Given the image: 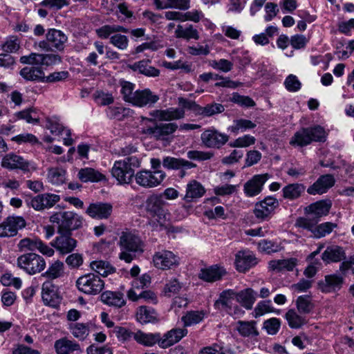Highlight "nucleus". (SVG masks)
Instances as JSON below:
<instances>
[{"instance_id": "obj_26", "label": "nucleus", "mask_w": 354, "mask_h": 354, "mask_svg": "<svg viewBox=\"0 0 354 354\" xmlns=\"http://www.w3.org/2000/svg\"><path fill=\"white\" fill-rule=\"evenodd\" d=\"M343 278L336 274L326 275L324 281L319 283V289L323 292H335L341 289Z\"/></svg>"}, {"instance_id": "obj_18", "label": "nucleus", "mask_w": 354, "mask_h": 354, "mask_svg": "<svg viewBox=\"0 0 354 354\" xmlns=\"http://www.w3.org/2000/svg\"><path fill=\"white\" fill-rule=\"evenodd\" d=\"M270 178L268 174L254 175L244 185V193L247 196L252 197L261 193L263 185Z\"/></svg>"}, {"instance_id": "obj_6", "label": "nucleus", "mask_w": 354, "mask_h": 354, "mask_svg": "<svg viewBox=\"0 0 354 354\" xmlns=\"http://www.w3.org/2000/svg\"><path fill=\"white\" fill-rule=\"evenodd\" d=\"M17 266L30 275L43 271L46 268V261L40 255L30 252L20 255L17 259Z\"/></svg>"}, {"instance_id": "obj_64", "label": "nucleus", "mask_w": 354, "mask_h": 354, "mask_svg": "<svg viewBox=\"0 0 354 354\" xmlns=\"http://www.w3.org/2000/svg\"><path fill=\"white\" fill-rule=\"evenodd\" d=\"M121 93L125 102L131 103L134 97V84L129 82H123L121 84Z\"/></svg>"}, {"instance_id": "obj_43", "label": "nucleus", "mask_w": 354, "mask_h": 354, "mask_svg": "<svg viewBox=\"0 0 354 354\" xmlns=\"http://www.w3.org/2000/svg\"><path fill=\"white\" fill-rule=\"evenodd\" d=\"M78 178L84 183L98 182L104 179V176L93 168L81 169L77 174Z\"/></svg>"}, {"instance_id": "obj_53", "label": "nucleus", "mask_w": 354, "mask_h": 354, "mask_svg": "<svg viewBox=\"0 0 354 354\" xmlns=\"http://www.w3.org/2000/svg\"><path fill=\"white\" fill-rule=\"evenodd\" d=\"M91 268L96 274L102 277H106L115 271L114 268L108 262L104 261H95L91 262Z\"/></svg>"}, {"instance_id": "obj_37", "label": "nucleus", "mask_w": 354, "mask_h": 354, "mask_svg": "<svg viewBox=\"0 0 354 354\" xmlns=\"http://www.w3.org/2000/svg\"><path fill=\"white\" fill-rule=\"evenodd\" d=\"M225 274V271L222 268L217 266H213L208 268L203 269L200 273V278L208 282H214L220 280Z\"/></svg>"}, {"instance_id": "obj_63", "label": "nucleus", "mask_w": 354, "mask_h": 354, "mask_svg": "<svg viewBox=\"0 0 354 354\" xmlns=\"http://www.w3.org/2000/svg\"><path fill=\"white\" fill-rule=\"evenodd\" d=\"M209 66L214 69L221 71L224 73L230 71L233 68L232 62L225 59L212 60L209 62Z\"/></svg>"}, {"instance_id": "obj_11", "label": "nucleus", "mask_w": 354, "mask_h": 354, "mask_svg": "<svg viewBox=\"0 0 354 354\" xmlns=\"http://www.w3.org/2000/svg\"><path fill=\"white\" fill-rule=\"evenodd\" d=\"M279 205V201L276 198L267 196L255 204L253 213L257 218L268 221L271 218Z\"/></svg>"}, {"instance_id": "obj_4", "label": "nucleus", "mask_w": 354, "mask_h": 354, "mask_svg": "<svg viewBox=\"0 0 354 354\" xmlns=\"http://www.w3.org/2000/svg\"><path fill=\"white\" fill-rule=\"evenodd\" d=\"M326 133L323 127L317 125L302 128L297 131L290 140V145L294 147H305L313 142H324Z\"/></svg>"}, {"instance_id": "obj_24", "label": "nucleus", "mask_w": 354, "mask_h": 354, "mask_svg": "<svg viewBox=\"0 0 354 354\" xmlns=\"http://www.w3.org/2000/svg\"><path fill=\"white\" fill-rule=\"evenodd\" d=\"M257 263V258L249 250L239 251L236 254L235 265L239 272H245Z\"/></svg>"}, {"instance_id": "obj_27", "label": "nucleus", "mask_w": 354, "mask_h": 354, "mask_svg": "<svg viewBox=\"0 0 354 354\" xmlns=\"http://www.w3.org/2000/svg\"><path fill=\"white\" fill-rule=\"evenodd\" d=\"M205 193V189L201 183L196 180H192L187 185L184 200L187 203H191L201 198Z\"/></svg>"}, {"instance_id": "obj_54", "label": "nucleus", "mask_w": 354, "mask_h": 354, "mask_svg": "<svg viewBox=\"0 0 354 354\" xmlns=\"http://www.w3.org/2000/svg\"><path fill=\"white\" fill-rule=\"evenodd\" d=\"M176 36L178 38H183L186 39H198L199 35L196 29L194 28L193 26L189 25L187 28H183L182 26L178 25L175 31Z\"/></svg>"}, {"instance_id": "obj_44", "label": "nucleus", "mask_w": 354, "mask_h": 354, "mask_svg": "<svg viewBox=\"0 0 354 354\" xmlns=\"http://www.w3.org/2000/svg\"><path fill=\"white\" fill-rule=\"evenodd\" d=\"M136 319L141 324L153 322L157 320V314L151 308L140 306L137 310Z\"/></svg>"}, {"instance_id": "obj_50", "label": "nucleus", "mask_w": 354, "mask_h": 354, "mask_svg": "<svg viewBox=\"0 0 354 354\" xmlns=\"http://www.w3.org/2000/svg\"><path fill=\"white\" fill-rule=\"evenodd\" d=\"M236 299V292L232 290H226L223 291L218 299L215 301L216 308H231L233 301Z\"/></svg>"}, {"instance_id": "obj_41", "label": "nucleus", "mask_w": 354, "mask_h": 354, "mask_svg": "<svg viewBox=\"0 0 354 354\" xmlns=\"http://www.w3.org/2000/svg\"><path fill=\"white\" fill-rule=\"evenodd\" d=\"M66 171L62 167H54L48 169V181L55 185H60L65 183Z\"/></svg>"}, {"instance_id": "obj_1", "label": "nucleus", "mask_w": 354, "mask_h": 354, "mask_svg": "<svg viewBox=\"0 0 354 354\" xmlns=\"http://www.w3.org/2000/svg\"><path fill=\"white\" fill-rule=\"evenodd\" d=\"M166 202L162 195L152 194L145 201V210L150 216L149 225L154 230L165 229L169 224V213L165 209Z\"/></svg>"}, {"instance_id": "obj_28", "label": "nucleus", "mask_w": 354, "mask_h": 354, "mask_svg": "<svg viewBox=\"0 0 354 354\" xmlns=\"http://www.w3.org/2000/svg\"><path fill=\"white\" fill-rule=\"evenodd\" d=\"M100 299L104 304L117 308H122L126 304L124 295L120 292L104 291L101 294Z\"/></svg>"}, {"instance_id": "obj_3", "label": "nucleus", "mask_w": 354, "mask_h": 354, "mask_svg": "<svg viewBox=\"0 0 354 354\" xmlns=\"http://www.w3.org/2000/svg\"><path fill=\"white\" fill-rule=\"evenodd\" d=\"M140 162L136 156H130L115 161L111 169V175L118 184H129L135 176V168L139 167Z\"/></svg>"}, {"instance_id": "obj_20", "label": "nucleus", "mask_w": 354, "mask_h": 354, "mask_svg": "<svg viewBox=\"0 0 354 354\" xmlns=\"http://www.w3.org/2000/svg\"><path fill=\"white\" fill-rule=\"evenodd\" d=\"M41 297L46 305L56 308L61 301V297L57 293V288L50 281L42 284Z\"/></svg>"}, {"instance_id": "obj_40", "label": "nucleus", "mask_w": 354, "mask_h": 354, "mask_svg": "<svg viewBox=\"0 0 354 354\" xmlns=\"http://www.w3.org/2000/svg\"><path fill=\"white\" fill-rule=\"evenodd\" d=\"M133 339L140 344L145 346H151L158 343L159 344V333H145L141 330H138L133 335Z\"/></svg>"}, {"instance_id": "obj_15", "label": "nucleus", "mask_w": 354, "mask_h": 354, "mask_svg": "<svg viewBox=\"0 0 354 354\" xmlns=\"http://www.w3.org/2000/svg\"><path fill=\"white\" fill-rule=\"evenodd\" d=\"M1 165L7 169H20L24 172L30 171V164L23 157L13 153L6 154L1 160Z\"/></svg>"}, {"instance_id": "obj_58", "label": "nucleus", "mask_w": 354, "mask_h": 354, "mask_svg": "<svg viewBox=\"0 0 354 354\" xmlns=\"http://www.w3.org/2000/svg\"><path fill=\"white\" fill-rule=\"evenodd\" d=\"M337 226L336 223L331 222H326L319 225H315L313 235L315 238L324 237L326 234H330Z\"/></svg>"}, {"instance_id": "obj_32", "label": "nucleus", "mask_w": 354, "mask_h": 354, "mask_svg": "<svg viewBox=\"0 0 354 354\" xmlns=\"http://www.w3.org/2000/svg\"><path fill=\"white\" fill-rule=\"evenodd\" d=\"M19 74L27 81L44 82V72L40 67L26 66L20 71Z\"/></svg>"}, {"instance_id": "obj_25", "label": "nucleus", "mask_w": 354, "mask_h": 354, "mask_svg": "<svg viewBox=\"0 0 354 354\" xmlns=\"http://www.w3.org/2000/svg\"><path fill=\"white\" fill-rule=\"evenodd\" d=\"M112 208V205L109 203H91L86 209V213L93 218L104 219L110 216Z\"/></svg>"}, {"instance_id": "obj_38", "label": "nucleus", "mask_w": 354, "mask_h": 354, "mask_svg": "<svg viewBox=\"0 0 354 354\" xmlns=\"http://www.w3.org/2000/svg\"><path fill=\"white\" fill-rule=\"evenodd\" d=\"M306 189L305 186L301 183L288 184L282 189L283 197L293 201L299 198Z\"/></svg>"}, {"instance_id": "obj_12", "label": "nucleus", "mask_w": 354, "mask_h": 354, "mask_svg": "<svg viewBox=\"0 0 354 354\" xmlns=\"http://www.w3.org/2000/svg\"><path fill=\"white\" fill-rule=\"evenodd\" d=\"M154 266L161 270H168L179 264V257L169 250L157 252L153 257Z\"/></svg>"}, {"instance_id": "obj_39", "label": "nucleus", "mask_w": 354, "mask_h": 354, "mask_svg": "<svg viewBox=\"0 0 354 354\" xmlns=\"http://www.w3.org/2000/svg\"><path fill=\"white\" fill-rule=\"evenodd\" d=\"M205 310H190L187 311L185 315L181 317L183 322L184 328L196 325L201 322L206 317Z\"/></svg>"}, {"instance_id": "obj_2", "label": "nucleus", "mask_w": 354, "mask_h": 354, "mask_svg": "<svg viewBox=\"0 0 354 354\" xmlns=\"http://www.w3.org/2000/svg\"><path fill=\"white\" fill-rule=\"evenodd\" d=\"M118 244L120 249L119 258L128 263L136 257V253H142L144 250V243L140 237L132 231L122 232Z\"/></svg>"}, {"instance_id": "obj_13", "label": "nucleus", "mask_w": 354, "mask_h": 354, "mask_svg": "<svg viewBox=\"0 0 354 354\" xmlns=\"http://www.w3.org/2000/svg\"><path fill=\"white\" fill-rule=\"evenodd\" d=\"M185 113L183 109L169 108L167 109H156L149 112V115L152 118H147L149 122L155 120L158 121H171L182 119L185 117Z\"/></svg>"}, {"instance_id": "obj_36", "label": "nucleus", "mask_w": 354, "mask_h": 354, "mask_svg": "<svg viewBox=\"0 0 354 354\" xmlns=\"http://www.w3.org/2000/svg\"><path fill=\"white\" fill-rule=\"evenodd\" d=\"M345 257V252L342 248L336 245L328 247L322 255V260L327 263L339 262Z\"/></svg>"}, {"instance_id": "obj_60", "label": "nucleus", "mask_w": 354, "mask_h": 354, "mask_svg": "<svg viewBox=\"0 0 354 354\" xmlns=\"http://www.w3.org/2000/svg\"><path fill=\"white\" fill-rule=\"evenodd\" d=\"M109 43L121 50H124L129 46V39L126 35L118 32L110 37Z\"/></svg>"}, {"instance_id": "obj_31", "label": "nucleus", "mask_w": 354, "mask_h": 354, "mask_svg": "<svg viewBox=\"0 0 354 354\" xmlns=\"http://www.w3.org/2000/svg\"><path fill=\"white\" fill-rule=\"evenodd\" d=\"M149 59H143L129 65V67L133 71H138L140 73L148 77H158L160 75V71L149 65Z\"/></svg>"}, {"instance_id": "obj_48", "label": "nucleus", "mask_w": 354, "mask_h": 354, "mask_svg": "<svg viewBox=\"0 0 354 354\" xmlns=\"http://www.w3.org/2000/svg\"><path fill=\"white\" fill-rule=\"evenodd\" d=\"M68 328L71 334L79 340L85 339L89 334L88 323H71Z\"/></svg>"}, {"instance_id": "obj_8", "label": "nucleus", "mask_w": 354, "mask_h": 354, "mask_svg": "<svg viewBox=\"0 0 354 354\" xmlns=\"http://www.w3.org/2000/svg\"><path fill=\"white\" fill-rule=\"evenodd\" d=\"M135 180L138 185L145 188H153L160 185L166 177L165 171H152L142 169L135 174Z\"/></svg>"}, {"instance_id": "obj_33", "label": "nucleus", "mask_w": 354, "mask_h": 354, "mask_svg": "<svg viewBox=\"0 0 354 354\" xmlns=\"http://www.w3.org/2000/svg\"><path fill=\"white\" fill-rule=\"evenodd\" d=\"M331 207L330 201H319L306 207V212L314 214L316 217L320 218L328 214Z\"/></svg>"}, {"instance_id": "obj_14", "label": "nucleus", "mask_w": 354, "mask_h": 354, "mask_svg": "<svg viewBox=\"0 0 354 354\" xmlns=\"http://www.w3.org/2000/svg\"><path fill=\"white\" fill-rule=\"evenodd\" d=\"M229 140L227 134L222 133L214 129L205 130L201 134L202 142L207 147L219 149Z\"/></svg>"}, {"instance_id": "obj_42", "label": "nucleus", "mask_w": 354, "mask_h": 354, "mask_svg": "<svg viewBox=\"0 0 354 354\" xmlns=\"http://www.w3.org/2000/svg\"><path fill=\"white\" fill-rule=\"evenodd\" d=\"M297 264L295 259L272 260L269 262V268L271 270L280 272L282 270L292 271Z\"/></svg>"}, {"instance_id": "obj_57", "label": "nucleus", "mask_w": 354, "mask_h": 354, "mask_svg": "<svg viewBox=\"0 0 354 354\" xmlns=\"http://www.w3.org/2000/svg\"><path fill=\"white\" fill-rule=\"evenodd\" d=\"M17 118L25 120L28 123L37 124L39 121V113L35 108H29L16 113Z\"/></svg>"}, {"instance_id": "obj_23", "label": "nucleus", "mask_w": 354, "mask_h": 354, "mask_svg": "<svg viewBox=\"0 0 354 354\" xmlns=\"http://www.w3.org/2000/svg\"><path fill=\"white\" fill-rule=\"evenodd\" d=\"M159 99L158 95L153 94L150 89L145 88L134 92V97L131 104L139 107L151 106L156 103Z\"/></svg>"}, {"instance_id": "obj_62", "label": "nucleus", "mask_w": 354, "mask_h": 354, "mask_svg": "<svg viewBox=\"0 0 354 354\" xmlns=\"http://www.w3.org/2000/svg\"><path fill=\"white\" fill-rule=\"evenodd\" d=\"M112 333L120 341L125 342L133 338L135 333L131 332L126 327L116 326L113 328Z\"/></svg>"}, {"instance_id": "obj_59", "label": "nucleus", "mask_w": 354, "mask_h": 354, "mask_svg": "<svg viewBox=\"0 0 354 354\" xmlns=\"http://www.w3.org/2000/svg\"><path fill=\"white\" fill-rule=\"evenodd\" d=\"M296 305L298 311L300 313H309L313 308L310 299L307 295L299 296L296 301Z\"/></svg>"}, {"instance_id": "obj_47", "label": "nucleus", "mask_w": 354, "mask_h": 354, "mask_svg": "<svg viewBox=\"0 0 354 354\" xmlns=\"http://www.w3.org/2000/svg\"><path fill=\"white\" fill-rule=\"evenodd\" d=\"M237 330L239 334L243 337H254L259 335V332L256 327V322L239 321L237 322Z\"/></svg>"}, {"instance_id": "obj_22", "label": "nucleus", "mask_w": 354, "mask_h": 354, "mask_svg": "<svg viewBox=\"0 0 354 354\" xmlns=\"http://www.w3.org/2000/svg\"><path fill=\"white\" fill-rule=\"evenodd\" d=\"M335 180L333 175H322L308 188L307 192L311 195L324 194L335 185Z\"/></svg>"}, {"instance_id": "obj_55", "label": "nucleus", "mask_w": 354, "mask_h": 354, "mask_svg": "<svg viewBox=\"0 0 354 354\" xmlns=\"http://www.w3.org/2000/svg\"><path fill=\"white\" fill-rule=\"evenodd\" d=\"M225 111L224 106L218 103L208 104L205 106H200L198 115L210 117L215 114L221 113Z\"/></svg>"}, {"instance_id": "obj_30", "label": "nucleus", "mask_w": 354, "mask_h": 354, "mask_svg": "<svg viewBox=\"0 0 354 354\" xmlns=\"http://www.w3.org/2000/svg\"><path fill=\"white\" fill-rule=\"evenodd\" d=\"M54 347L57 354H71L75 351H80L78 343L66 337L55 341Z\"/></svg>"}, {"instance_id": "obj_21", "label": "nucleus", "mask_w": 354, "mask_h": 354, "mask_svg": "<svg viewBox=\"0 0 354 354\" xmlns=\"http://www.w3.org/2000/svg\"><path fill=\"white\" fill-rule=\"evenodd\" d=\"M52 245L60 253L64 254L72 252L77 246V241L71 237V233H58Z\"/></svg>"}, {"instance_id": "obj_29", "label": "nucleus", "mask_w": 354, "mask_h": 354, "mask_svg": "<svg viewBox=\"0 0 354 354\" xmlns=\"http://www.w3.org/2000/svg\"><path fill=\"white\" fill-rule=\"evenodd\" d=\"M46 39L50 42L53 50H62L68 39L64 32L56 29H50L46 35Z\"/></svg>"}, {"instance_id": "obj_7", "label": "nucleus", "mask_w": 354, "mask_h": 354, "mask_svg": "<svg viewBox=\"0 0 354 354\" xmlns=\"http://www.w3.org/2000/svg\"><path fill=\"white\" fill-rule=\"evenodd\" d=\"M76 286L84 294L95 295L104 288V281L95 273H88L77 279Z\"/></svg>"}, {"instance_id": "obj_5", "label": "nucleus", "mask_w": 354, "mask_h": 354, "mask_svg": "<svg viewBox=\"0 0 354 354\" xmlns=\"http://www.w3.org/2000/svg\"><path fill=\"white\" fill-rule=\"evenodd\" d=\"M50 221L57 225L58 233H71L82 226L84 218L73 212L65 211L53 214Z\"/></svg>"}, {"instance_id": "obj_19", "label": "nucleus", "mask_w": 354, "mask_h": 354, "mask_svg": "<svg viewBox=\"0 0 354 354\" xmlns=\"http://www.w3.org/2000/svg\"><path fill=\"white\" fill-rule=\"evenodd\" d=\"M188 333L185 328H175L165 333L162 337H160L159 346L162 348H169L180 342Z\"/></svg>"}, {"instance_id": "obj_52", "label": "nucleus", "mask_w": 354, "mask_h": 354, "mask_svg": "<svg viewBox=\"0 0 354 354\" xmlns=\"http://www.w3.org/2000/svg\"><path fill=\"white\" fill-rule=\"evenodd\" d=\"M286 319L292 328H299L307 323L306 317L298 315L293 309L289 310L286 313Z\"/></svg>"}, {"instance_id": "obj_35", "label": "nucleus", "mask_w": 354, "mask_h": 354, "mask_svg": "<svg viewBox=\"0 0 354 354\" xmlns=\"http://www.w3.org/2000/svg\"><path fill=\"white\" fill-rule=\"evenodd\" d=\"M257 293L252 288H246L236 293V301L248 310L252 308Z\"/></svg>"}, {"instance_id": "obj_49", "label": "nucleus", "mask_w": 354, "mask_h": 354, "mask_svg": "<svg viewBox=\"0 0 354 354\" xmlns=\"http://www.w3.org/2000/svg\"><path fill=\"white\" fill-rule=\"evenodd\" d=\"M257 127V124L250 120L237 119L233 121L232 125L228 127V130L234 134L243 132L248 129H252Z\"/></svg>"}, {"instance_id": "obj_17", "label": "nucleus", "mask_w": 354, "mask_h": 354, "mask_svg": "<svg viewBox=\"0 0 354 354\" xmlns=\"http://www.w3.org/2000/svg\"><path fill=\"white\" fill-rule=\"evenodd\" d=\"M178 129L176 123H160L154 127H149L147 133L157 140H167Z\"/></svg>"}, {"instance_id": "obj_10", "label": "nucleus", "mask_w": 354, "mask_h": 354, "mask_svg": "<svg viewBox=\"0 0 354 354\" xmlns=\"http://www.w3.org/2000/svg\"><path fill=\"white\" fill-rule=\"evenodd\" d=\"M26 225V222L22 216H10L0 223V237L10 238L16 236L19 230Z\"/></svg>"}, {"instance_id": "obj_61", "label": "nucleus", "mask_w": 354, "mask_h": 354, "mask_svg": "<svg viewBox=\"0 0 354 354\" xmlns=\"http://www.w3.org/2000/svg\"><path fill=\"white\" fill-rule=\"evenodd\" d=\"M256 138L249 134L236 138L233 142H230L231 147H248L255 143Z\"/></svg>"}, {"instance_id": "obj_56", "label": "nucleus", "mask_w": 354, "mask_h": 354, "mask_svg": "<svg viewBox=\"0 0 354 354\" xmlns=\"http://www.w3.org/2000/svg\"><path fill=\"white\" fill-rule=\"evenodd\" d=\"M131 110L129 109L124 108L122 106H109L106 109L107 116L111 119L117 120H122L126 117L131 115Z\"/></svg>"}, {"instance_id": "obj_9", "label": "nucleus", "mask_w": 354, "mask_h": 354, "mask_svg": "<svg viewBox=\"0 0 354 354\" xmlns=\"http://www.w3.org/2000/svg\"><path fill=\"white\" fill-rule=\"evenodd\" d=\"M60 201V196L57 194L44 193L26 199V204L28 207H32L36 211H42L53 207Z\"/></svg>"}, {"instance_id": "obj_34", "label": "nucleus", "mask_w": 354, "mask_h": 354, "mask_svg": "<svg viewBox=\"0 0 354 354\" xmlns=\"http://www.w3.org/2000/svg\"><path fill=\"white\" fill-rule=\"evenodd\" d=\"M162 165L167 169H191L196 166V165L188 160L170 156L163 158Z\"/></svg>"}, {"instance_id": "obj_45", "label": "nucleus", "mask_w": 354, "mask_h": 354, "mask_svg": "<svg viewBox=\"0 0 354 354\" xmlns=\"http://www.w3.org/2000/svg\"><path fill=\"white\" fill-rule=\"evenodd\" d=\"M64 263L57 260L50 264L48 270L41 274V277L50 280L59 278L64 275Z\"/></svg>"}, {"instance_id": "obj_51", "label": "nucleus", "mask_w": 354, "mask_h": 354, "mask_svg": "<svg viewBox=\"0 0 354 354\" xmlns=\"http://www.w3.org/2000/svg\"><path fill=\"white\" fill-rule=\"evenodd\" d=\"M21 41L17 36L11 35L6 38L0 46L1 49L6 53H15L19 50Z\"/></svg>"}, {"instance_id": "obj_46", "label": "nucleus", "mask_w": 354, "mask_h": 354, "mask_svg": "<svg viewBox=\"0 0 354 354\" xmlns=\"http://www.w3.org/2000/svg\"><path fill=\"white\" fill-rule=\"evenodd\" d=\"M116 32H128V30L119 25H104L96 30L97 35L101 39H110Z\"/></svg>"}, {"instance_id": "obj_16", "label": "nucleus", "mask_w": 354, "mask_h": 354, "mask_svg": "<svg viewBox=\"0 0 354 354\" xmlns=\"http://www.w3.org/2000/svg\"><path fill=\"white\" fill-rule=\"evenodd\" d=\"M18 246L21 250L34 251L37 250L47 257H52L55 253L52 248L44 244L38 239H23L19 241Z\"/></svg>"}]
</instances>
